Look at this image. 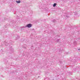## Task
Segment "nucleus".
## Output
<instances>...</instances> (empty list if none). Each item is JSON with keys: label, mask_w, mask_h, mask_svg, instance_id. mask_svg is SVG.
<instances>
[{"label": "nucleus", "mask_w": 80, "mask_h": 80, "mask_svg": "<svg viewBox=\"0 0 80 80\" xmlns=\"http://www.w3.org/2000/svg\"><path fill=\"white\" fill-rule=\"evenodd\" d=\"M16 2L17 3H20V1H16Z\"/></svg>", "instance_id": "2"}, {"label": "nucleus", "mask_w": 80, "mask_h": 80, "mask_svg": "<svg viewBox=\"0 0 80 80\" xmlns=\"http://www.w3.org/2000/svg\"><path fill=\"white\" fill-rule=\"evenodd\" d=\"M32 25L31 24H28L27 25V27L28 28H30L32 27Z\"/></svg>", "instance_id": "1"}, {"label": "nucleus", "mask_w": 80, "mask_h": 80, "mask_svg": "<svg viewBox=\"0 0 80 80\" xmlns=\"http://www.w3.org/2000/svg\"><path fill=\"white\" fill-rule=\"evenodd\" d=\"M56 5H57V4L56 3H54L53 5V7H55V6H56Z\"/></svg>", "instance_id": "3"}]
</instances>
